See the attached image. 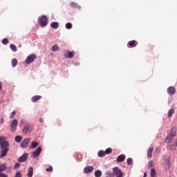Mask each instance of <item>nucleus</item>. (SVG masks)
I'll list each match as a JSON object with an SVG mask.
<instances>
[{
	"label": "nucleus",
	"mask_w": 177,
	"mask_h": 177,
	"mask_svg": "<svg viewBox=\"0 0 177 177\" xmlns=\"http://www.w3.org/2000/svg\"><path fill=\"white\" fill-rule=\"evenodd\" d=\"M0 148L1 149L0 158H3L9 151V142L3 136H0Z\"/></svg>",
	"instance_id": "nucleus-1"
},
{
	"label": "nucleus",
	"mask_w": 177,
	"mask_h": 177,
	"mask_svg": "<svg viewBox=\"0 0 177 177\" xmlns=\"http://www.w3.org/2000/svg\"><path fill=\"white\" fill-rule=\"evenodd\" d=\"M176 127H172L170 133H169L165 140L166 143H171V142H172L173 139L175 138V136H176Z\"/></svg>",
	"instance_id": "nucleus-2"
},
{
	"label": "nucleus",
	"mask_w": 177,
	"mask_h": 177,
	"mask_svg": "<svg viewBox=\"0 0 177 177\" xmlns=\"http://www.w3.org/2000/svg\"><path fill=\"white\" fill-rule=\"evenodd\" d=\"M109 176H116V177H123L124 173H122V171L118 168V167H115L113 168V173H109Z\"/></svg>",
	"instance_id": "nucleus-3"
},
{
	"label": "nucleus",
	"mask_w": 177,
	"mask_h": 177,
	"mask_svg": "<svg viewBox=\"0 0 177 177\" xmlns=\"http://www.w3.org/2000/svg\"><path fill=\"white\" fill-rule=\"evenodd\" d=\"M38 23L41 27H46L48 26V17L42 15L38 19Z\"/></svg>",
	"instance_id": "nucleus-4"
},
{
	"label": "nucleus",
	"mask_w": 177,
	"mask_h": 177,
	"mask_svg": "<svg viewBox=\"0 0 177 177\" xmlns=\"http://www.w3.org/2000/svg\"><path fill=\"white\" fill-rule=\"evenodd\" d=\"M19 124V122L17 119H14L10 124V132H15L16 129H17V125Z\"/></svg>",
	"instance_id": "nucleus-5"
},
{
	"label": "nucleus",
	"mask_w": 177,
	"mask_h": 177,
	"mask_svg": "<svg viewBox=\"0 0 177 177\" xmlns=\"http://www.w3.org/2000/svg\"><path fill=\"white\" fill-rule=\"evenodd\" d=\"M32 132V125L27 124L23 129V133L27 135V133H31Z\"/></svg>",
	"instance_id": "nucleus-6"
},
{
	"label": "nucleus",
	"mask_w": 177,
	"mask_h": 177,
	"mask_svg": "<svg viewBox=\"0 0 177 177\" xmlns=\"http://www.w3.org/2000/svg\"><path fill=\"white\" fill-rule=\"evenodd\" d=\"M162 166H163L164 169H165V171H167V169H169V167L171 166V163L169 162V159L168 158V157H166L164 159Z\"/></svg>",
	"instance_id": "nucleus-7"
},
{
	"label": "nucleus",
	"mask_w": 177,
	"mask_h": 177,
	"mask_svg": "<svg viewBox=\"0 0 177 177\" xmlns=\"http://www.w3.org/2000/svg\"><path fill=\"white\" fill-rule=\"evenodd\" d=\"M35 59H37V56H35V55L34 54L30 55L29 56H28V57L26 59V64H31V63H32V62H34Z\"/></svg>",
	"instance_id": "nucleus-8"
},
{
	"label": "nucleus",
	"mask_w": 177,
	"mask_h": 177,
	"mask_svg": "<svg viewBox=\"0 0 177 177\" xmlns=\"http://www.w3.org/2000/svg\"><path fill=\"white\" fill-rule=\"evenodd\" d=\"M30 141L31 140L30 138H25L20 145L21 147H22V149H26V147H27L30 144Z\"/></svg>",
	"instance_id": "nucleus-9"
},
{
	"label": "nucleus",
	"mask_w": 177,
	"mask_h": 177,
	"mask_svg": "<svg viewBox=\"0 0 177 177\" xmlns=\"http://www.w3.org/2000/svg\"><path fill=\"white\" fill-rule=\"evenodd\" d=\"M28 158V153H25L18 158V161L19 162H26Z\"/></svg>",
	"instance_id": "nucleus-10"
},
{
	"label": "nucleus",
	"mask_w": 177,
	"mask_h": 177,
	"mask_svg": "<svg viewBox=\"0 0 177 177\" xmlns=\"http://www.w3.org/2000/svg\"><path fill=\"white\" fill-rule=\"evenodd\" d=\"M64 57L66 59H73L74 57V53L73 51H65Z\"/></svg>",
	"instance_id": "nucleus-11"
},
{
	"label": "nucleus",
	"mask_w": 177,
	"mask_h": 177,
	"mask_svg": "<svg viewBox=\"0 0 177 177\" xmlns=\"http://www.w3.org/2000/svg\"><path fill=\"white\" fill-rule=\"evenodd\" d=\"M93 166H87L84 168V174H91V172H93Z\"/></svg>",
	"instance_id": "nucleus-12"
},
{
	"label": "nucleus",
	"mask_w": 177,
	"mask_h": 177,
	"mask_svg": "<svg viewBox=\"0 0 177 177\" xmlns=\"http://www.w3.org/2000/svg\"><path fill=\"white\" fill-rule=\"evenodd\" d=\"M41 151H42V149L41 148V147H39L35 151L33 152L32 156L33 157L36 158L38 157V156H39V154H41Z\"/></svg>",
	"instance_id": "nucleus-13"
},
{
	"label": "nucleus",
	"mask_w": 177,
	"mask_h": 177,
	"mask_svg": "<svg viewBox=\"0 0 177 177\" xmlns=\"http://www.w3.org/2000/svg\"><path fill=\"white\" fill-rule=\"evenodd\" d=\"M176 92V88H175V87L174 86H169L167 88V93H169V95H174Z\"/></svg>",
	"instance_id": "nucleus-14"
},
{
	"label": "nucleus",
	"mask_w": 177,
	"mask_h": 177,
	"mask_svg": "<svg viewBox=\"0 0 177 177\" xmlns=\"http://www.w3.org/2000/svg\"><path fill=\"white\" fill-rule=\"evenodd\" d=\"M117 162H122V161H125V155L122 154L117 157L116 158Z\"/></svg>",
	"instance_id": "nucleus-15"
},
{
	"label": "nucleus",
	"mask_w": 177,
	"mask_h": 177,
	"mask_svg": "<svg viewBox=\"0 0 177 177\" xmlns=\"http://www.w3.org/2000/svg\"><path fill=\"white\" fill-rule=\"evenodd\" d=\"M40 99H42V96L41 95H35L32 97L31 101L33 103H36L37 100H39Z\"/></svg>",
	"instance_id": "nucleus-16"
},
{
	"label": "nucleus",
	"mask_w": 177,
	"mask_h": 177,
	"mask_svg": "<svg viewBox=\"0 0 177 177\" xmlns=\"http://www.w3.org/2000/svg\"><path fill=\"white\" fill-rule=\"evenodd\" d=\"M32 175H34V169H32V167H29L28 171L27 174L28 177H32Z\"/></svg>",
	"instance_id": "nucleus-17"
},
{
	"label": "nucleus",
	"mask_w": 177,
	"mask_h": 177,
	"mask_svg": "<svg viewBox=\"0 0 177 177\" xmlns=\"http://www.w3.org/2000/svg\"><path fill=\"white\" fill-rule=\"evenodd\" d=\"M70 6H71V8H76V9H81V6H80L78 5V3H75V2H71L70 3Z\"/></svg>",
	"instance_id": "nucleus-18"
},
{
	"label": "nucleus",
	"mask_w": 177,
	"mask_h": 177,
	"mask_svg": "<svg viewBox=\"0 0 177 177\" xmlns=\"http://www.w3.org/2000/svg\"><path fill=\"white\" fill-rule=\"evenodd\" d=\"M50 27L55 30L59 28V22H52L50 24Z\"/></svg>",
	"instance_id": "nucleus-19"
},
{
	"label": "nucleus",
	"mask_w": 177,
	"mask_h": 177,
	"mask_svg": "<svg viewBox=\"0 0 177 177\" xmlns=\"http://www.w3.org/2000/svg\"><path fill=\"white\" fill-rule=\"evenodd\" d=\"M153 150L154 149L153 148H150V149H148V151H147V157H148L149 159L151 158V156L153 154Z\"/></svg>",
	"instance_id": "nucleus-20"
},
{
	"label": "nucleus",
	"mask_w": 177,
	"mask_h": 177,
	"mask_svg": "<svg viewBox=\"0 0 177 177\" xmlns=\"http://www.w3.org/2000/svg\"><path fill=\"white\" fill-rule=\"evenodd\" d=\"M15 140L17 143H20L23 140V137L21 136H15Z\"/></svg>",
	"instance_id": "nucleus-21"
},
{
	"label": "nucleus",
	"mask_w": 177,
	"mask_h": 177,
	"mask_svg": "<svg viewBox=\"0 0 177 177\" xmlns=\"http://www.w3.org/2000/svg\"><path fill=\"white\" fill-rule=\"evenodd\" d=\"M129 45L131 48H135L136 46V40H132L129 41Z\"/></svg>",
	"instance_id": "nucleus-22"
},
{
	"label": "nucleus",
	"mask_w": 177,
	"mask_h": 177,
	"mask_svg": "<svg viewBox=\"0 0 177 177\" xmlns=\"http://www.w3.org/2000/svg\"><path fill=\"white\" fill-rule=\"evenodd\" d=\"M6 169V163L0 165V173L3 172Z\"/></svg>",
	"instance_id": "nucleus-23"
},
{
	"label": "nucleus",
	"mask_w": 177,
	"mask_h": 177,
	"mask_svg": "<svg viewBox=\"0 0 177 177\" xmlns=\"http://www.w3.org/2000/svg\"><path fill=\"white\" fill-rule=\"evenodd\" d=\"M174 113H175V109H169V111H168L169 118H171V117H172V115H174Z\"/></svg>",
	"instance_id": "nucleus-24"
},
{
	"label": "nucleus",
	"mask_w": 177,
	"mask_h": 177,
	"mask_svg": "<svg viewBox=\"0 0 177 177\" xmlns=\"http://www.w3.org/2000/svg\"><path fill=\"white\" fill-rule=\"evenodd\" d=\"M10 48L11 49V50H12L13 52H17V47H16V46L13 44H11L10 45Z\"/></svg>",
	"instance_id": "nucleus-25"
},
{
	"label": "nucleus",
	"mask_w": 177,
	"mask_h": 177,
	"mask_svg": "<svg viewBox=\"0 0 177 177\" xmlns=\"http://www.w3.org/2000/svg\"><path fill=\"white\" fill-rule=\"evenodd\" d=\"M37 146H38V142H32L30 147V149H35V147H37Z\"/></svg>",
	"instance_id": "nucleus-26"
},
{
	"label": "nucleus",
	"mask_w": 177,
	"mask_h": 177,
	"mask_svg": "<svg viewBox=\"0 0 177 177\" xmlns=\"http://www.w3.org/2000/svg\"><path fill=\"white\" fill-rule=\"evenodd\" d=\"M150 175H151V177H156V169L153 168L151 169Z\"/></svg>",
	"instance_id": "nucleus-27"
},
{
	"label": "nucleus",
	"mask_w": 177,
	"mask_h": 177,
	"mask_svg": "<svg viewBox=\"0 0 177 177\" xmlns=\"http://www.w3.org/2000/svg\"><path fill=\"white\" fill-rule=\"evenodd\" d=\"M65 27L67 30H71L73 28V24L71 23H66Z\"/></svg>",
	"instance_id": "nucleus-28"
},
{
	"label": "nucleus",
	"mask_w": 177,
	"mask_h": 177,
	"mask_svg": "<svg viewBox=\"0 0 177 177\" xmlns=\"http://www.w3.org/2000/svg\"><path fill=\"white\" fill-rule=\"evenodd\" d=\"M95 177H100V176H102V171L100 170H96L95 171Z\"/></svg>",
	"instance_id": "nucleus-29"
},
{
	"label": "nucleus",
	"mask_w": 177,
	"mask_h": 177,
	"mask_svg": "<svg viewBox=\"0 0 177 177\" xmlns=\"http://www.w3.org/2000/svg\"><path fill=\"white\" fill-rule=\"evenodd\" d=\"M106 156V152L104 151H100L98 152V157H104Z\"/></svg>",
	"instance_id": "nucleus-30"
},
{
	"label": "nucleus",
	"mask_w": 177,
	"mask_h": 177,
	"mask_svg": "<svg viewBox=\"0 0 177 177\" xmlns=\"http://www.w3.org/2000/svg\"><path fill=\"white\" fill-rule=\"evenodd\" d=\"M133 162V160H132L131 158H129L127 159V164L128 165H132V163Z\"/></svg>",
	"instance_id": "nucleus-31"
},
{
	"label": "nucleus",
	"mask_w": 177,
	"mask_h": 177,
	"mask_svg": "<svg viewBox=\"0 0 177 177\" xmlns=\"http://www.w3.org/2000/svg\"><path fill=\"white\" fill-rule=\"evenodd\" d=\"M17 63H18L17 59H13L12 60V67H16V66H17Z\"/></svg>",
	"instance_id": "nucleus-32"
},
{
	"label": "nucleus",
	"mask_w": 177,
	"mask_h": 177,
	"mask_svg": "<svg viewBox=\"0 0 177 177\" xmlns=\"http://www.w3.org/2000/svg\"><path fill=\"white\" fill-rule=\"evenodd\" d=\"M57 50H59V46L55 45L52 47L53 52H57Z\"/></svg>",
	"instance_id": "nucleus-33"
},
{
	"label": "nucleus",
	"mask_w": 177,
	"mask_h": 177,
	"mask_svg": "<svg viewBox=\"0 0 177 177\" xmlns=\"http://www.w3.org/2000/svg\"><path fill=\"white\" fill-rule=\"evenodd\" d=\"M2 44L3 45H8L9 44V40L8 39V38L3 39Z\"/></svg>",
	"instance_id": "nucleus-34"
},
{
	"label": "nucleus",
	"mask_w": 177,
	"mask_h": 177,
	"mask_svg": "<svg viewBox=\"0 0 177 177\" xmlns=\"http://www.w3.org/2000/svg\"><path fill=\"white\" fill-rule=\"evenodd\" d=\"M112 152H113V149L111 148H107L105 150V154H111Z\"/></svg>",
	"instance_id": "nucleus-35"
},
{
	"label": "nucleus",
	"mask_w": 177,
	"mask_h": 177,
	"mask_svg": "<svg viewBox=\"0 0 177 177\" xmlns=\"http://www.w3.org/2000/svg\"><path fill=\"white\" fill-rule=\"evenodd\" d=\"M47 172H52L53 171V167L52 166H50L48 168L46 169Z\"/></svg>",
	"instance_id": "nucleus-36"
},
{
	"label": "nucleus",
	"mask_w": 177,
	"mask_h": 177,
	"mask_svg": "<svg viewBox=\"0 0 177 177\" xmlns=\"http://www.w3.org/2000/svg\"><path fill=\"white\" fill-rule=\"evenodd\" d=\"M16 115V111H12L10 115V118H15V116Z\"/></svg>",
	"instance_id": "nucleus-37"
},
{
	"label": "nucleus",
	"mask_w": 177,
	"mask_h": 177,
	"mask_svg": "<svg viewBox=\"0 0 177 177\" xmlns=\"http://www.w3.org/2000/svg\"><path fill=\"white\" fill-rule=\"evenodd\" d=\"M148 165H149V167L150 168H151V167H153V165H154V163L153 162L152 160H150V161L149 162Z\"/></svg>",
	"instance_id": "nucleus-38"
},
{
	"label": "nucleus",
	"mask_w": 177,
	"mask_h": 177,
	"mask_svg": "<svg viewBox=\"0 0 177 177\" xmlns=\"http://www.w3.org/2000/svg\"><path fill=\"white\" fill-rule=\"evenodd\" d=\"M0 177H9L8 174L5 173H0Z\"/></svg>",
	"instance_id": "nucleus-39"
},
{
	"label": "nucleus",
	"mask_w": 177,
	"mask_h": 177,
	"mask_svg": "<svg viewBox=\"0 0 177 177\" xmlns=\"http://www.w3.org/2000/svg\"><path fill=\"white\" fill-rule=\"evenodd\" d=\"M25 123H26V120L24 119H22L20 121V125H24Z\"/></svg>",
	"instance_id": "nucleus-40"
},
{
	"label": "nucleus",
	"mask_w": 177,
	"mask_h": 177,
	"mask_svg": "<svg viewBox=\"0 0 177 177\" xmlns=\"http://www.w3.org/2000/svg\"><path fill=\"white\" fill-rule=\"evenodd\" d=\"M15 177H21V173L20 172H17Z\"/></svg>",
	"instance_id": "nucleus-41"
},
{
	"label": "nucleus",
	"mask_w": 177,
	"mask_h": 177,
	"mask_svg": "<svg viewBox=\"0 0 177 177\" xmlns=\"http://www.w3.org/2000/svg\"><path fill=\"white\" fill-rule=\"evenodd\" d=\"M19 167H20V163H16L15 165V168H19Z\"/></svg>",
	"instance_id": "nucleus-42"
},
{
	"label": "nucleus",
	"mask_w": 177,
	"mask_h": 177,
	"mask_svg": "<svg viewBox=\"0 0 177 177\" xmlns=\"http://www.w3.org/2000/svg\"><path fill=\"white\" fill-rule=\"evenodd\" d=\"M3 121H4V119L3 118H2L1 120H0V124L2 125V124H3Z\"/></svg>",
	"instance_id": "nucleus-43"
},
{
	"label": "nucleus",
	"mask_w": 177,
	"mask_h": 177,
	"mask_svg": "<svg viewBox=\"0 0 177 177\" xmlns=\"http://www.w3.org/2000/svg\"><path fill=\"white\" fill-rule=\"evenodd\" d=\"M175 145H171V147H170V149H171V150H175Z\"/></svg>",
	"instance_id": "nucleus-44"
},
{
	"label": "nucleus",
	"mask_w": 177,
	"mask_h": 177,
	"mask_svg": "<svg viewBox=\"0 0 177 177\" xmlns=\"http://www.w3.org/2000/svg\"><path fill=\"white\" fill-rule=\"evenodd\" d=\"M39 122H44V119L42 118L39 119Z\"/></svg>",
	"instance_id": "nucleus-45"
},
{
	"label": "nucleus",
	"mask_w": 177,
	"mask_h": 177,
	"mask_svg": "<svg viewBox=\"0 0 177 177\" xmlns=\"http://www.w3.org/2000/svg\"><path fill=\"white\" fill-rule=\"evenodd\" d=\"M2 89V82H0V90Z\"/></svg>",
	"instance_id": "nucleus-46"
},
{
	"label": "nucleus",
	"mask_w": 177,
	"mask_h": 177,
	"mask_svg": "<svg viewBox=\"0 0 177 177\" xmlns=\"http://www.w3.org/2000/svg\"><path fill=\"white\" fill-rule=\"evenodd\" d=\"M147 174L145 172V174H144V176L143 177H147Z\"/></svg>",
	"instance_id": "nucleus-47"
},
{
	"label": "nucleus",
	"mask_w": 177,
	"mask_h": 177,
	"mask_svg": "<svg viewBox=\"0 0 177 177\" xmlns=\"http://www.w3.org/2000/svg\"><path fill=\"white\" fill-rule=\"evenodd\" d=\"M157 151H158V149H156Z\"/></svg>",
	"instance_id": "nucleus-48"
},
{
	"label": "nucleus",
	"mask_w": 177,
	"mask_h": 177,
	"mask_svg": "<svg viewBox=\"0 0 177 177\" xmlns=\"http://www.w3.org/2000/svg\"><path fill=\"white\" fill-rule=\"evenodd\" d=\"M157 151H158V149H156Z\"/></svg>",
	"instance_id": "nucleus-49"
}]
</instances>
